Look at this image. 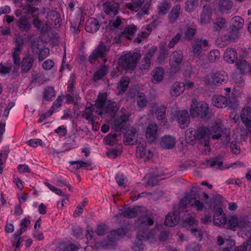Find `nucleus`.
I'll list each match as a JSON object with an SVG mask.
<instances>
[{"label":"nucleus","instance_id":"1","mask_svg":"<svg viewBox=\"0 0 251 251\" xmlns=\"http://www.w3.org/2000/svg\"><path fill=\"white\" fill-rule=\"evenodd\" d=\"M154 223L152 218L148 214L140 216L138 219L137 225L138 231L136 236L137 241L132 246L133 251H142L144 249L145 245L143 241L152 242L156 237L160 227L162 225H156L153 229H151L150 227Z\"/></svg>","mask_w":251,"mask_h":251},{"label":"nucleus","instance_id":"2","mask_svg":"<svg viewBox=\"0 0 251 251\" xmlns=\"http://www.w3.org/2000/svg\"><path fill=\"white\" fill-rule=\"evenodd\" d=\"M213 139H218L222 137V140L226 143L230 141V135L228 130H226L223 133L220 124H216L210 128L207 127H200L197 130L193 128H188L185 132V138L188 142L193 143L196 139L202 142V139H207L210 136Z\"/></svg>","mask_w":251,"mask_h":251},{"label":"nucleus","instance_id":"3","mask_svg":"<svg viewBox=\"0 0 251 251\" xmlns=\"http://www.w3.org/2000/svg\"><path fill=\"white\" fill-rule=\"evenodd\" d=\"M234 88L231 92V97L226 98L223 95H215L212 99V104L216 107L223 108L227 107L228 110H233L230 114V118L235 120V94Z\"/></svg>","mask_w":251,"mask_h":251},{"label":"nucleus","instance_id":"4","mask_svg":"<svg viewBox=\"0 0 251 251\" xmlns=\"http://www.w3.org/2000/svg\"><path fill=\"white\" fill-rule=\"evenodd\" d=\"M140 57V54L138 52L126 53L119 59V65L117 68L120 72L122 70H133L136 68L137 63Z\"/></svg>","mask_w":251,"mask_h":251},{"label":"nucleus","instance_id":"5","mask_svg":"<svg viewBox=\"0 0 251 251\" xmlns=\"http://www.w3.org/2000/svg\"><path fill=\"white\" fill-rule=\"evenodd\" d=\"M228 78L227 74L225 72L218 71L209 73L203 78V81L205 85L214 87L225 84Z\"/></svg>","mask_w":251,"mask_h":251},{"label":"nucleus","instance_id":"6","mask_svg":"<svg viewBox=\"0 0 251 251\" xmlns=\"http://www.w3.org/2000/svg\"><path fill=\"white\" fill-rule=\"evenodd\" d=\"M208 46V42L207 40L196 39L192 43L190 51L194 57L202 60L205 55V48Z\"/></svg>","mask_w":251,"mask_h":251},{"label":"nucleus","instance_id":"7","mask_svg":"<svg viewBox=\"0 0 251 251\" xmlns=\"http://www.w3.org/2000/svg\"><path fill=\"white\" fill-rule=\"evenodd\" d=\"M208 105L204 101L198 102L196 99L191 100L190 114L193 117L204 118L208 113Z\"/></svg>","mask_w":251,"mask_h":251},{"label":"nucleus","instance_id":"8","mask_svg":"<svg viewBox=\"0 0 251 251\" xmlns=\"http://www.w3.org/2000/svg\"><path fill=\"white\" fill-rule=\"evenodd\" d=\"M250 68L248 62L244 59H238L236 55V87H242L244 85V81L242 75L247 72Z\"/></svg>","mask_w":251,"mask_h":251},{"label":"nucleus","instance_id":"9","mask_svg":"<svg viewBox=\"0 0 251 251\" xmlns=\"http://www.w3.org/2000/svg\"><path fill=\"white\" fill-rule=\"evenodd\" d=\"M109 46L103 43L100 44L89 56V61L92 64L98 58L105 57L109 51Z\"/></svg>","mask_w":251,"mask_h":251},{"label":"nucleus","instance_id":"10","mask_svg":"<svg viewBox=\"0 0 251 251\" xmlns=\"http://www.w3.org/2000/svg\"><path fill=\"white\" fill-rule=\"evenodd\" d=\"M173 120L178 122L179 127L184 129L187 127L190 123L189 113L187 110L176 111L173 115Z\"/></svg>","mask_w":251,"mask_h":251},{"label":"nucleus","instance_id":"11","mask_svg":"<svg viewBox=\"0 0 251 251\" xmlns=\"http://www.w3.org/2000/svg\"><path fill=\"white\" fill-rule=\"evenodd\" d=\"M15 15L17 17H19L16 21V24L20 31L25 32L30 29L31 25L29 21V17L26 15L22 14L17 11H15Z\"/></svg>","mask_w":251,"mask_h":251},{"label":"nucleus","instance_id":"12","mask_svg":"<svg viewBox=\"0 0 251 251\" xmlns=\"http://www.w3.org/2000/svg\"><path fill=\"white\" fill-rule=\"evenodd\" d=\"M182 52L181 50H176L172 53L170 59V65L171 67V72L175 74L178 70V67L182 59Z\"/></svg>","mask_w":251,"mask_h":251},{"label":"nucleus","instance_id":"13","mask_svg":"<svg viewBox=\"0 0 251 251\" xmlns=\"http://www.w3.org/2000/svg\"><path fill=\"white\" fill-rule=\"evenodd\" d=\"M98 109H100L99 114H107L111 117L115 116L118 110L117 103L111 101H106L102 107Z\"/></svg>","mask_w":251,"mask_h":251},{"label":"nucleus","instance_id":"14","mask_svg":"<svg viewBox=\"0 0 251 251\" xmlns=\"http://www.w3.org/2000/svg\"><path fill=\"white\" fill-rule=\"evenodd\" d=\"M129 115L126 114H122L117 116L114 120L112 128L116 131H121L124 128L126 122L128 121Z\"/></svg>","mask_w":251,"mask_h":251},{"label":"nucleus","instance_id":"15","mask_svg":"<svg viewBox=\"0 0 251 251\" xmlns=\"http://www.w3.org/2000/svg\"><path fill=\"white\" fill-rule=\"evenodd\" d=\"M35 59L33 54L29 53L25 54L21 61L22 71L25 73L28 72L32 68Z\"/></svg>","mask_w":251,"mask_h":251},{"label":"nucleus","instance_id":"16","mask_svg":"<svg viewBox=\"0 0 251 251\" xmlns=\"http://www.w3.org/2000/svg\"><path fill=\"white\" fill-rule=\"evenodd\" d=\"M103 9L104 12L110 16H114L118 13L119 4L114 1H107L104 3Z\"/></svg>","mask_w":251,"mask_h":251},{"label":"nucleus","instance_id":"17","mask_svg":"<svg viewBox=\"0 0 251 251\" xmlns=\"http://www.w3.org/2000/svg\"><path fill=\"white\" fill-rule=\"evenodd\" d=\"M146 138L149 142H154L158 137V127L154 123L148 125L146 130Z\"/></svg>","mask_w":251,"mask_h":251},{"label":"nucleus","instance_id":"18","mask_svg":"<svg viewBox=\"0 0 251 251\" xmlns=\"http://www.w3.org/2000/svg\"><path fill=\"white\" fill-rule=\"evenodd\" d=\"M241 120L245 126L251 128V108L247 106L242 109L240 114Z\"/></svg>","mask_w":251,"mask_h":251},{"label":"nucleus","instance_id":"19","mask_svg":"<svg viewBox=\"0 0 251 251\" xmlns=\"http://www.w3.org/2000/svg\"><path fill=\"white\" fill-rule=\"evenodd\" d=\"M146 143L145 141L140 143L136 149V153L141 158L150 159L153 156L152 152L150 150L146 149Z\"/></svg>","mask_w":251,"mask_h":251},{"label":"nucleus","instance_id":"20","mask_svg":"<svg viewBox=\"0 0 251 251\" xmlns=\"http://www.w3.org/2000/svg\"><path fill=\"white\" fill-rule=\"evenodd\" d=\"M138 134L136 128L131 127L125 134V143L126 145H133L137 141Z\"/></svg>","mask_w":251,"mask_h":251},{"label":"nucleus","instance_id":"21","mask_svg":"<svg viewBox=\"0 0 251 251\" xmlns=\"http://www.w3.org/2000/svg\"><path fill=\"white\" fill-rule=\"evenodd\" d=\"M226 222V217L221 208L216 209L213 216V222L215 225L224 226Z\"/></svg>","mask_w":251,"mask_h":251},{"label":"nucleus","instance_id":"22","mask_svg":"<svg viewBox=\"0 0 251 251\" xmlns=\"http://www.w3.org/2000/svg\"><path fill=\"white\" fill-rule=\"evenodd\" d=\"M127 232V228L125 227L119 228L117 230L112 231L108 236V241L110 242H113L121 237L125 236Z\"/></svg>","mask_w":251,"mask_h":251},{"label":"nucleus","instance_id":"23","mask_svg":"<svg viewBox=\"0 0 251 251\" xmlns=\"http://www.w3.org/2000/svg\"><path fill=\"white\" fill-rule=\"evenodd\" d=\"M100 28L99 21L94 18H89L86 22L85 30L90 33L96 32Z\"/></svg>","mask_w":251,"mask_h":251},{"label":"nucleus","instance_id":"24","mask_svg":"<svg viewBox=\"0 0 251 251\" xmlns=\"http://www.w3.org/2000/svg\"><path fill=\"white\" fill-rule=\"evenodd\" d=\"M180 220V216L176 212H172L168 213L166 216L165 224L168 226L173 227L177 224Z\"/></svg>","mask_w":251,"mask_h":251},{"label":"nucleus","instance_id":"25","mask_svg":"<svg viewBox=\"0 0 251 251\" xmlns=\"http://www.w3.org/2000/svg\"><path fill=\"white\" fill-rule=\"evenodd\" d=\"M137 31V28L134 25L126 26L120 32V35L129 40L132 39Z\"/></svg>","mask_w":251,"mask_h":251},{"label":"nucleus","instance_id":"26","mask_svg":"<svg viewBox=\"0 0 251 251\" xmlns=\"http://www.w3.org/2000/svg\"><path fill=\"white\" fill-rule=\"evenodd\" d=\"M232 6L231 0H220L218 9L221 13L227 14L231 12Z\"/></svg>","mask_w":251,"mask_h":251},{"label":"nucleus","instance_id":"27","mask_svg":"<svg viewBox=\"0 0 251 251\" xmlns=\"http://www.w3.org/2000/svg\"><path fill=\"white\" fill-rule=\"evenodd\" d=\"M164 71L163 68L157 67L155 68L151 73V81L152 83L157 84L160 83L163 78Z\"/></svg>","mask_w":251,"mask_h":251},{"label":"nucleus","instance_id":"28","mask_svg":"<svg viewBox=\"0 0 251 251\" xmlns=\"http://www.w3.org/2000/svg\"><path fill=\"white\" fill-rule=\"evenodd\" d=\"M47 19L48 22L50 24V21H51L52 25H54L56 27L59 26L61 24V20L59 13L56 11H50L47 14Z\"/></svg>","mask_w":251,"mask_h":251},{"label":"nucleus","instance_id":"29","mask_svg":"<svg viewBox=\"0 0 251 251\" xmlns=\"http://www.w3.org/2000/svg\"><path fill=\"white\" fill-rule=\"evenodd\" d=\"M176 143V139L174 137L166 135L162 138L161 145L163 148L170 149L175 147Z\"/></svg>","mask_w":251,"mask_h":251},{"label":"nucleus","instance_id":"30","mask_svg":"<svg viewBox=\"0 0 251 251\" xmlns=\"http://www.w3.org/2000/svg\"><path fill=\"white\" fill-rule=\"evenodd\" d=\"M141 211V207L139 206L130 207H125L122 212L124 217L130 218L135 217L139 212Z\"/></svg>","mask_w":251,"mask_h":251},{"label":"nucleus","instance_id":"31","mask_svg":"<svg viewBox=\"0 0 251 251\" xmlns=\"http://www.w3.org/2000/svg\"><path fill=\"white\" fill-rule=\"evenodd\" d=\"M184 92V88L181 82H176L173 85L170 90V94L172 97H177L180 96Z\"/></svg>","mask_w":251,"mask_h":251},{"label":"nucleus","instance_id":"32","mask_svg":"<svg viewBox=\"0 0 251 251\" xmlns=\"http://www.w3.org/2000/svg\"><path fill=\"white\" fill-rule=\"evenodd\" d=\"M145 2V0H131L126 4V7L131 11L137 12Z\"/></svg>","mask_w":251,"mask_h":251},{"label":"nucleus","instance_id":"33","mask_svg":"<svg viewBox=\"0 0 251 251\" xmlns=\"http://www.w3.org/2000/svg\"><path fill=\"white\" fill-rule=\"evenodd\" d=\"M224 60L227 63L233 64L235 61V50L234 48H228L224 55Z\"/></svg>","mask_w":251,"mask_h":251},{"label":"nucleus","instance_id":"34","mask_svg":"<svg viewBox=\"0 0 251 251\" xmlns=\"http://www.w3.org/2000/svg\"><path fill=\"white\" fill-rule=\"evenodd\" d=\"M153 51L151 52L150 50H149L145 57L141 61L140 68L141 70H148L149 69L151 66V58L153 56Z\"/></svg>","mask_w":251,"mask_h":251},{"label":"nucleus","instance_id":"35","mask_svg":"<svg viewBox=\"0 0 251 251\" xmlns=\"http://www.w3.org/2000/svg\"><path fill=\"white\" fill-rule=\"evenodd\" d=\"M211 9L208 6H204L201 16V23L206 24L210 22Z\"/></svg>","mask_w":251,"mask_h":251},{"label":"nucleus","instance_id":"36","mask_svg":"<svg viewBox=\"0 0 251 251\" xmlns=\"http://www.w3.org/2000/svg\"><path fill=\"white\" fill-rule=\"evenodd\" d=\"M181 7L180 5H176L174 6L169 14V19L171 22L176 21L180 15Z\"/></svg>","mask_w":251,"mask_h":251},{"label":"nucleus","instance_id":"37","mask_svg":"<svg viewBox=\"0 0 251 251\" xmlns=\"http://www.w3.org/2000/svg\"><path fill=\"white\" fill-rule=\"evenodd\" d=\"M30 221L28 217H25L23 219L21 222L20 226L21 228L19 230L17 231L14 233L15 236H19L21 235L23 232H24L26 230L27 226L30 224Z\"/></svg>","mask_w":251,"mask_h":251},{"label":"nucleus","instance_id":"38","mask_svg":"<svg viewBox=\"0 0 251 251\" xmlns=\"http://www.w3.org/2000/svg\"><path fill=\"white\" fill-rule=\"evenodd\" d=\"M22 48L20 46H18L14 49L12 52L13 61L15 64L20 65L21 64V58L20 55L22 52Z\"/></svg>","mask_w":251,"mask_h":251},{"label":"nucleus","instance_id":"39","mask_svg":"<svg viewBox=\"0 0 251 251\" xmlns=\"http://www.w3.org/2000/svg\"><path fill=\"white\" fill-rule=\"evenodd\" d=\"M107 67L105 65L100 66L99 69L94 75V79L95 81L100 80L103 77L107 74Z\"/></svg>","mask_w":251,"mask_h":251},{"label":"nucleus","instance_id":"40","mask_svg":"<svg viewBox=\"0 0 251 251\" xmlns=\"http://www.w3.org/2000/svg\"><path fill=\"white\" fill-rule=\"evenodd\" d=\"M55 94L52 87H48L45 89L43 98L47 101H52L55 98Z\"/></svg>","mask_w":251,"mask_h":251},{"label":"nucleus","instance_id":"41","mask_svg":"<svg viewBox=\"0 0 251 251\" xmlns=\"http://www.w3.org/2000/svg\"><path fill=\"white\" fill-rule=\"evenodd\" d=\"M171 6L166 1L160 3L157 7L158 13L160 15H164L167 13Z\"/></svg>","mask_w":251,"mask_h":251},{"label":"nucleus","instance_id":"42","mask_svg":"<svg viewBox=\"0 0 251 251\" xmlns=\"http://www.w3.org/2000/svg\"><path fill=\"white\" fill-rule=\"evenodd\" d=\"M82 116L91 124L94 123L93 109L91 107H87L82 113Z\"/></svg>","mask_w":251,"mask_h":251},{"label":"nucleus","instance_id":"43","mask_svg":"<svg viewBox=\"0 0 251 251\" xmlns=\"http://www.w3.org/2000/svg\"><path fill=\"white\" fill-rule=\"evenodd\" d=\"M130 79L128 77L125 76L122 78L120 81V84L118 88L120 93H124L127 89Z\"/></svg>","mask_w":251,"mask_h":251},{"label":"nucleus","instance_id":"44","mask_svg":"<svg viewBox=\"0 0 251 251\" xmlns=\"http://www.w3.org/2000/svg\"><path fill=\"white\" fill-rule=\"evenodd\" d=\"M156 110V117L158 120H162L164 119L166 114V107L163 105H160L156 107H154Z\"/></svg>","mask_w":251,"mask_h":251},{"label":"nucleus","instance_id":"45","mask_svg":"<svg viewBox=\"0 0 251 251\" xmlns=\"http://www.w3.org/2000/svg\"><path fill=\"white\" fill-rule=\"evenodd\" d=\"M146 96L143 93H140L137 96V102L138 106L140 108L145 107L147 104Z\"/></svg>","mask_w":251,"mask_h":251},{"label":"nucleus","instance_id":"46","mask_svg":"<svg viewBox=\"0 0 251 251\" xmlns=\"http://www.w3.org/2000/svg\"><path fill=\"white\" fill-rule=\"evenodd\" d=\"M207 57L211 62L218 60L220 58V52L217 50H212L208 53Z\"/></svg>","mask_w":251,"mask_h":251},{"label":"nucleus","instance_id":"47","mask_svg":"<svg viewBox=\"0 0 251 251\" xmlns=\"http://www.w3.org/2000/svg\"><path fill=\"white\" fill-rule=\"evenodd\" d=\"M106 97L107 96L106 94H100L99 95L95 103V105L98 108H101L104 106V104L106 102Z\"/></svg>","mask_w":251,"mask_h":251},{"label":"nucleus","instance_id":"48","mask_svg":"<svg viewBox=\"0 0 251 251\" xmlns=\"http://www.w3.org/2000/svg\"><path fill=\"white\" fill-rule=\"evenodd\" d=\"M117 135L116 133H114L113 134H110L104 138V140L106 144L112 145L117 143Z\"/></svg>","mask_w":251,"mask_h":251},{"label":"nucleus","instance_id":"49","mask_svg":"<svg viewBox=\"0 0 251 251\" xmlns=\"http://www.w3.org/2000/svg\"><path fill=\"white\" fill-rule=\"evenodd\" d=\"M235 26L232 25L229 28H228L226 30V35L225 37L226 40L231 41L234 40L235 37Z\"/></svg>","mask_w":251,"mask_h":251},{"label":"nucleus","instance_id":"50","mask_svg":"<svg viewBox=\"0 0 251 251\" xmlns=\"http://www.w3.org/2000/svg\"><path fill=\"white\" fill-rule=\"evenodd\" d=\"M70 164L74 166L76 169H79L81 168H87L90 166V164L82 161H71Z\"/></svg>","mask_w":251,"mask_h":251},{"label":"nucleus","instance_id":"51","mask_svg":"<svg viewBox=\"0 0 251 251\" xmlns=\"http://www.w3.org/2000/svg\"><path fill=\"white\" fill-rule=\"evenodd\" d=\"M199 0H187L185 9L188 11H191L198 5Z\"/></svg>","mask_w":251,"mask_h":251},{"label":"nucleus","instance_id":"52","mask_svg":"<svg viewBox=\"0 0 251 251\" xmlns=\"http://www.w3.org/2000/svg\"><path fill=\"white\" fill-rule=\"evenodd\" d=\"M225 21L223 18H218L214 22V29L218 31L221 29L224 25Z\"/></svg>","mask_w":251,"mask_h":251},{"label":"nucleus","instance_id":"53","mask_svg":"<svg viewBox=\"0 0 251 251\" xmlns=\"http://www.w3.org/2000/svg\"><path fill=\"white\" fill-rule=\"evenodd\" d=\"M191 206L197 211H201L203 209L204 204L199 200H194V201L191 203Z\"/></svg>","mask_w":251,"mask_h":251},{"label":"nucleus","instance_id":"54","mask_svg":"<svg viewBox=\"0 0 251 251\" xmlns=\"http://www.w3.org/2000/svg\"><path fill=\"white\" fill-rule=\"evenodd\" d=\"M50 53V50L48 48H46L41 50L39 51V54L38 56V59L39 61H42L44 60L46 58H47Z\"/></svg>","mask_w":251,"mask_h":251},{"label":"nucleus","instance_id":"55","mask_svg":"<svg viewBox=\"0 0 251 251\" xmlns=\"http://www.w3.org/2000/svg\"><path fill=\"white\" fill-rule=\"evenodd\" d=\"M201 246L196 243L190 244L186 247V251H200Z\"/></svg>","mask_w":251,"mask_h":251},{"label":"nucleus","instance_id":"56","mask_svg":"<svg viewBox=\"0 0 251 251\" xmlns=\"http://www.w3.org/2000/svg\"><path fill=\"white\" fill-rule=\"evenodd\" d=\"M196 31V29L194 28H188L185 32V38L188 40L191 39L195 34Z\"/></svg>","mask_w":251,"mask_h":251},{"label":"nucleus","instance_id":"57","mask_svg":"<svg viewBox=\"0 0 251 251\" xmlns=\"http://www.w3.org/2000/svg\"><path fill=\"white\" fill-rule=\"evenodd\" d=\"M192 198H190L188 196H186L184 197L180 201V206L181 207H185L189 204L190 203H192L191 200Z\"/></svg>","mask_w":251,"mask_h":251},{"label":"nucleus","instance_id":"58","mask_svg":"<svg viewBox=\"0 0 251 251\" xmlns=\"http://www.w3.org/2000/svg\"><path fill=\"white\" fill-rule=\"evenodd\" d=\"M181 37V34L179 33L172 38L168 44V47L170 49L173 48L175 45L178 43Z\"/></svg>","mask_w":251,"mask_h":251},{"label":"nucleus","instance_id":"59","mask_svg":"<svg viewBox=\"0 0 251 251\" xmlns=\"http://www.w3.org/2000/svg\"><path fill=\"white\" fill-rule=\"evenodd\" d=\"M27 12L31 15L32 18L39 17V13L38 8L29 6Z\"/></svg>","mask_w":251,"mask_h":251},{"label":"nucleus","instance_id":"60","mask_svg":"<svg viewBox=\"0 0 251 251\" xmlns=\"http://www.w3.org/2000/svg\"><path fill=\"white\" fill-rule=\"evenodd\" d=\"M207 164H208L211 167H213L216 165L218 166V168H220L223 165V162L220 161H218L216 158L207 160L206 161Z\"/></svg>","mask_w":251,"mask_h":251},{"label":"nucleus","instance_id":"61","mask_svg":"<svg viewBox=\"0 0 251 251\" xmlns=\"http://www.w3.org/2000/svg\"><path fill=\"white\" fill-rule=\"evenodd\" d=\"M54 132L57 133L59 136L63 137L67 133V129L64 126H61L54 130Z\"/></svg>","mask_w":251,"mask_h":251},{"label":"nucleus","instance_id":"62","mask_svg":"<svg viewBox=\"0 0 251 251\" xmlns=\"http://www.w3.org/2000/svg\"><path fill=\"white\" fill-rule=\"evenodd\" d=\"M54 66V62L52 60L48 59L42 64V67L46 70H50Z\"/></svg>","mask_w":251,"mask_h":251},{"label":"nucleus","instance_id":"63","mask_svg":"<svg viewBox=\"0 0 251 251\" xmlns=\"http://www.w3.org/2000/svg\"><path fill=\"white\" fill-rule=\"evenodd\" d=\"M27 143L30 146L36 148L38 145H41L42 141L39 139H32L27 142Z\"/></svg>","mask_w":251,"mask_h":251},{"label":"nucleus","instance_id":"64","mask_svg":"<svg viewBox=\"0 0 251 251\" xmlns=\"http://www.w3.org/2000/svg\"><path fill=\"white\" fill-rule=\"evenodd\" d=\"M115 179L119 186H125V177L123 174H118L115 177Z\"/></svg>","mask_w":251,"mask_h":251}]
</instances>
